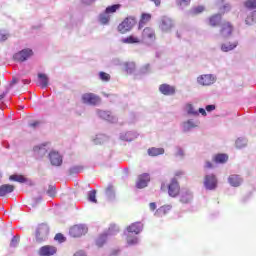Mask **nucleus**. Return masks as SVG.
<instances>
[{"label":"nucleus","mask_w":256,"mask_h":256,"mask_svg":"<svg viewBox=\"0 0 256 256\" xmlns=\"http://www.w3.org/2000/svg\"><path fill=\"white\" fill-rule=\"evenodd\" d=\"M136 25L137 17L128 16L118 25V31L122 34L129 33V31H131V29H133V27H135Z\"/></svg>","instance_id":"nucleus-1"},{"label":"nucleus","mask_w":256,"mask_h":256,"mask_svg":"<svg viewBox=\"0 0 256 256\" xmlns=\"http://www.w3.org/2000/svg\"><path fill=\"white\" fill-rule=\"evenodd\" d=\"M34 55L35 52H33V49L24 48L13 55V60L16 61V63H25V61H29Z\"/></svg>","instance_id":"nucleus-2"},{"label":"nucleus","mask_w":256,"mask_h":256,"mask_svg":"<svg viewBox=\"0 0 256 256\" xmlns=\"http://www.w3.org/2000/svg\"><path fill=\"white\" fill-rule=\"evenodd\" d=\"M233 31H235V27L231 22L225 20L220 24L219 33L221 37H231V35H233Z\"/></svg>","instance_id":"nucleus-3"},{"label":"nucleus","mask_w":256,"mask_h":256,"mask_svg":"<svg viewBox=\"0 0 256 256\" xmlns=\"http://www.w3.org/2000/svg\"><path fill=\"white\" fill-rule=\"evenodd\" d=\"M168 195L170 197H178L179 193H181V185H179V181L177 178H172L170 183L167 186Z\"/></svg>","instance_id":"nucleus-4"},{"label":"nucleus","mask_w":256,"mask_h":256,"mask_svg":"<svg viewBox=\"0 0 256 256\" xmlns=\"http://www.w3.org/2000/svg\"><path fill=\"white\" fill-rule=\"evenodd\" d=\"M82 102L85 105H99V103H101V97L94 93H85L82 95Z\"/></svg>","instance_id":"nucleus-5"},{"label":"nucleus","mask_w":256,"mask_h":256,"mask_svg":"<svg viewBox=\"0 0 256 256\" xmlns=\"http://www.w3.org/2000/svg\"><path fill=\"white\" fill-rule=\"evenodd\" d=\"M216 79L213 74H202L197 77V83L202 87H209L215 83Z\"/></svg>","instance_id":"nucleus-6"},{"label":"nucleus","mask_w":256,"mask_h":256,"mask_svg":"<svg viewBox=\"0 0 256 256\" xmlns=\"http://www.w3.org/2000/svg\"><path fill=\"white\" fill-rule=\"evenodd\" d=\"M87 233V228L83 225H74L69 229L70 237H83Z\"/></svg>","instance_id":"nucleus-7"},{"label":"nucleus","mask_w":256,"mask_h":256,"mask_svg":"<svg viewBox=\"0 0 256 256\" xmlns=\"http://www.w3.org/2000/svg\"><path fill=\"white\" fill-rule=\"evenodd\" d=\"M204 186L209 189V191H213V189H217V176L215 174H208L204 177Z\"/></svg>","instance_id":"nucleus-8"},{"label":"nucleus","mask_w":256,"mask_h":256,"mask_svg":"<svg viewBox=\"0 0 256 256\" xmlns=\"http://www.w3.org/2000/svg\"><path fill=\"white\" fill-rule=\"evenodd\" d=\"M149 181H151V176L149 175V173H143L139 175L136 182L137 189H145V187L149 185Z\"/></svg>","instance_id":"nucleus-9"},{"label":"nucleus","mask_w":256,"mask_h":256,"mask_svg":"<svg viewBox=\"0 0 256 256\" xmlns=\"http://www.w3.org/2000/svg\"><path fill=\"white\" fill-rule=\"evenodd\" d=\"M141 37L143 41H155V39H157L155 30L152 27H145L142 31Z\"/></svg>","instance_id":"nucleus-10"},{"label":"nucleus","mask_w":256,"mask_h":256,"mask_svg":"<svg viewBox=\"0 0 256 256\" xmlns=\"http://www.w3.org/2000/svg\"><path fill=\"white\" fill-rule=\"evenodd\" d=\"M223 15L221 13L213 14L207 19L209 27H221Z\"/></svg>","instance_id":"nucleus-11"},{"label":"nucleus","mask_w":256,"mask_h":256,"mask_svg":"<svg viewBox=\"0 0 256 256\" xmlns=\"http://www.w3.org/2000/svg\"><path fill=\"white\" fill-rule=\"evenodd\" d=\"M56 253H57V247L51 246V245L42 246L38 250L39 256H52V255H55Z\"/></svg>","instance_id":"nucleus-12"},{"label":"nucleus","mask_w":256,"mask_h":256,"mask_svg":"<svg viewBox=\"0 0 256 256\" xmlns=\"http://www.w3.org/2000/svg\"><path fill=\"white\" fill-rule=\"evenodd\" d=\"M49 159L51 165H54L55 167H60V165L63 164V157H61V154L58 152H50Z\"/></svg>","instance_id":"nucleus-13"},{"label":"nucleus","mask_w":256,"mask_h":256,"mask_svg":"<svg viewBox=\"0 0 256 256\" xmlns=\"http://www.w3.org/2000/svg\"><path fill=\"white\" fill-rule=\"evenodd\" d=\"M159 91L162 93V95L170 96V95H175V92L177 89L175 86H171L169 84H161L159 86Z\"/></svg>","instance_id":"nucleus-14"},{"label":"nucleus","mask_w":256,"mask_h":256,"mask_svg":"<svg viewBox=\"0 0 256 256\" xmlns=\"http://www.w3.org/2000/svg\"><path fill=\"white\" fill-rule=\"evenodd\" d=\"M47 233H49V228H47L45 225H40L36 230V241L38 243L43 242V237H45Z\"/></svg>","instance_id":"nucleus-15"},{"label":"nucleus","mask_w":256,"mask_h":256,"mask_svg":"<svg viewBox=\"0 0 256 256\" xmlns=\"http://www.w3.org/2000/svg\"><path fill=\"white\" fill-rule=\"evenodd\" d=\"M152 17L151 13H142L138 22V30L141 31L151 21Z\"/></svg>","instance_id":"nucleus-16"},{"label":"nucleus","mask_w":256,"mask_h":256,"mask_svg":"<svg viewBox=\"0 0 256 256\" xmlns=\"http://www.w3.org/2000/svg\"><path fill=\"white\" fill-rule=\"evenodd\" d=\"M162 31H171L173 29V20L169 17H163L160 21Z\"/></svg>","instance_id":"nucleus-17"},{"label":"nucleus","mask_w":256,"mask_h":256,"mask_svg":"<svg viewBox=\"0 0 256 256\" xmlns=\"http://www.w3.org/2000/svg\"><path fill=\"white\" fill-rule=\"evenodd\" d=\"M128 233H135V235H139L140 231H143V224L141 222L132 223L127 227Z\"/></svg>","instance_id":"nucleus-18"},{"label":"nucleus","mask_w":256,"mask_h":256,"mask_svg":"<svg viewBox=\"0 0 256 256\" xmlns=\"http://www.w3.org/2000/svg\"><path fill=\"white\" fill-rule=\"evenodd\" d=\"M15 191V186L11 184H4L0 186V197H5L9 195V193H13Z\"/></svg>","instance_id":"nucleus-19"},{"label":"nucleus","mask_w":256,"mask_h":256,"mask_svg":"<svg viewBox=\"0 0 256 256\" xmlns=\"http://www.w3.org/2000/svg\"><path fill=\"white\" fill-rule=\"evenodd\" d=\"M228 183H230L232 187H239L241 183H243V179H241L239 175L233 174L229 176Z\"/></svg>","instance_id":"nucleus-20"},{"label":"nucleus","mask_w":256,"mask_h":256,"mask_svg":"<svg viewBox=\"0 0 256 256\" xmlns=\"http://www.w3.org/2000/svg\"><path fill=\"white\" fill-rule=\"evenodd\" d=\"M122 43H126L128 45H133V44H139L141 43V38L139 36L135 35H130L122 40Z\"/></svg>","instance_id":"nucleus-21"},{"label":"nucleus","mask_w":256,"mask_h":256,"mask_svg":"<svg viewBox=\"0 0 256 256\" xmlns=\"http://www.w3.org/2000/svg\"><path fill=\"white\" fill-rule=\"evenodd\" d=\"M164 153H165V149H163V148L152 147V148L148 149V155L150 157H157L159 155H163Z\"/></svg>","instance_id":"nucleus-22"},{"label":"nucleus","mask_w":256,"mask_h":256,"mask_svg":"<svg viewBox=\"0 0 256 256\" xmlns=\"http://www.w3.org/2000/svg\"><path fill=\"white\" fill-rule=\"evenodd\" d=\"M213 161L214 163H220V164L227 163V161H229V156L227 154H216L213 157Z\"/></svg>","instance_id":"nucleus-23"},{"label":"nucleus","mask_w":256,"mask_h":256,"mask_svg":"<svg viewBox=\"0 0 256 256\" xmlns=\"http://www.w3.org/2000/svg\"><path fill=\"white\" fill-rule=\"evenodd\" d=\"M97 114L100 117V119H104L105 121H112L113 120V116H111V112H109V111L98 110Z\"/></svg>","instance_id":"nucleus-24"},{"label":"nucleus","mask_w":256,"mask_h":256,"mask_svg":"<svg viewBox=\"0 0 256 256\" xmlns=\"http://www.w3.org/2000/svg\"><path fill=\"white\" fill-rule=\"evenodd\" d=\"M105 195L110 201L115 198V188L113 185H108L105 189Z\"/></svg>","instance_id":"nucleus-25"},{"label":"nucleus","mask_w":256,"mask_h":256,"mask_svg":"<svg viewBox=\"0 0 256 256\" xmlns=\"http://www.w3.org/2000/svg\"><path fill=\"white\" fill-rule=\"evenodd\" d=\"M237 45H238L237 42L222 44L221 51H223L224 53H228V51H233V49H235Z\"/></svg>","instance_id":"nucleus-26"},{"label":"nucleus","mask_w":256,"mask_h":256,"mask_svg":"<svg viewBox=\"0 0 256 256\" xmlns=\"http://www.w3.org/2000/svg\"><path fill=\"white\" fill-rule=\"evenodd\" d=\"M193 196L190 194L189 191L182 192L180 196L181 203H190Z\"/></svg>","instance_id":"nucleus-27"},{"label":"nucleus","mask_w":256,"mask_h":256,"mask_svg":"<svg viewBox=\"0 0 256 256\" xmlns=\"http://www.w3.org/2000/svg\"><path fill=\"white\" fill-rule=\"evenodd\" d=\"M118 9H121V4H114L112 6H108L105 10V13L107 15H110L111 13H117Z\"/></svg>","instance_id":"nucleus-28"},{"label":"nucleus","mask_w":256,"mask_h":256,"mask_svg":"<svg viewBox=\"0 0 256 256\" xmlns=\"http://www.w3.org/2000/svg\"><path fill=\"white\" fill-rule=\"evenodd\" d=\"M110 20H111V17L107 13L100 14V16H99V21H100L101 25H108Z\"/></svg>","instance_id":"nucleus-29"},{"label":"nucleus","mask_w":256,"mask_h":256,"mask_svg":"<svg viewBox=\"0 0 256 256\" xmlns=\"http://www.w3.org/2000/svg\"><path fill=\"white\" fill-rule=\"evenodd\" d=\"M38 78L40 79V83L43 88L49 85V78L45 74H38Z\"/></svg>","instance_id":"nucleus-30"},{"label":"nucleus","mask_w":256,"mask_h":256,"mask_svg":"<svg viewBox=\"0 0 256 256\" xmlns=\"http://www.w3.org/2000/svg\"><path fill=\"white\" fill-rule=\"evenodd\" d=\"M9 179L10 181H17L18 183H25V181H27V179L24 178L23 175H17V174L11 175Z\"/></svg>","instance_id":"nucleus-31"},{"label":"nucleus","mask_w":256,"mask_h":256,"mask_svg":"<svg viewBox=\"0 0 256 256\" xmlns=\"http://www.w3.org/2000/svg\"><path fill=\"white\" fill-rule=\"evenodd\" d=\"M205 11V6H196L190 10V15H199Z\"/></svg>","instance_id":"nucleus-32"},{"label":"nucleus","mask_w":256,"mask_h":256,"mask_svg":"<svg viewBox=\"0 0 256 256\" xmlns=\"http://www.w3.org/2000/svg\"><path fill=\"white\" fill-rule=\"evenodd\" d=\"M106 243H107V235H105V234L99 236V238H97V240H96V245L99 248L103 247V245H105Z\"/></svg>","instance_id":"nucleus-33"},{"label":"nucleus","mask_w":256,"mask_h":256,"mask_svg":"<svg viewBox=\"0 0 256 256\" xmlns=\"http://www.w3.org/2000/svg\"><path fill=\"white\" fill-rule=\"evenodd\" d=\"M244 7H246V9H256V0H246L244 2Z\"/></svg>","instance_id":"nucleus-34"},{"label":"nucleus","mask_w":256,"mask_h":256,"mask_svg":"<svg viewBox=\"0 0 256 256\" xmlns=\"http://www.w3.org/2000/svg\"><path fill=\"white\" fill-rule=\"evenodd\" d=\"M99 77H100L101 81H104L105 83L111 81V75H109L106 72H100Z\"/></svg>","instance_id":"nucleus-35"},{"label":"nucleus","mask_w":256,"mask_h":256,"mask_svg":"<svg viewBox=\"0 0 256 256\" xmlns=\"http://www.w3.org/2000/svg\"><path fill=\"white\" fill-rule=\"evenodd\" d=\"M171 209H173V206L164 205V206L159 208V211H160V213H162V215H167V213H169V211H171Z\"/></svg>","instance_id":"nucleus-36"},{"label":"nucleus","mask_w":256,"mask_h":256,"mask_svg":"<svg viewBox=\"0 0 256 256\" xmlns=\"http://www.w3.org/2000/svg\"><path fill=\"white\" fill-rule=\"evenodd\" d=\"M96 195H97V191H95V190L89 192L88 199H89V201H91V203H97Z\"/></svg>","instance_id":"nucleus-37"},{"label":"nucleus","mask_w":256,"mask_h":256,"mask_svg":"<svg viewBox=\"0 0 256 256\" xmlns=\"http://www.w3.org/2000/svg\"><path fill=\"white\" fill-rule=\"evenodd\" d=\"M126 241H127L128 245H137L139 239L137 237L128 236L126 238Z\"/></svg>","instance_id":"nucleus-38"},{"label":"nucleus","mask_w":256,"mask_h":256,"mask_svg":"<svg viewBox=\"0 0 256 256\" xmlns=\"http://www.w3.org/2000/svg\"><path fill=\"white\" fill-rule=\"evenodd\" d=\"M176 3L178 7H187L191 5V0H177Z\"/></svg>","instance_id":"nucleus-39"},{"label":"nucleus","mask_w":256,"mask_h":256,"mask_svg":"<svg viewBox=\"0 0 256 256\" xmlns=\"http://www.w3.org/2000/svg\"><path fill=\"white\" fill-rule=\"evenodd\" d=\"M186 107L188 115H199V112H197L191 104H187Z\"/></svg>","instance_id":"nucleus-40"},{"label":"nucleus","mask_w":256,"mask_h":256,"mask_svg":"<svg viewBox=\"0 0 256 256\" xmlns=\"http://www.w3.org/2000/svg\"><path fill=\"white\" fill-rule=\"evenodd\" d=\"M33 150H34V153H37L38 155L39 153H41L42 155H45L47 153V150H45V148L41 146H35Z\"/></svg>","instance_id":"nucleus-41"},{"label":"nucleus","mask_w":256,"mask_h":256,"mask_svg":"<svg viewBox=\"0 0 256 256\" xmlns=\"http://www.w3.org/2000/svg\"><path fill=\"white\" fill-rule=\"evenodd\" d=\"M54 239H55V241H59V243H64L65 236H63V234H61V233H58L55 235Z\"/></svg>","instance_id":"nucleus-42"},{"label":"nucleus","mask_w":256,"mask_h":256,"mask_svg":"<svg viewBox=\"0 0 256 256\" xmlns=\"http://www.w3.org/2000/svg\"><path fill=\"white\" fill-rule=\"evenodd\" d=\"M235 145L237 149H241V147H245V142L243 141V139H237Z\"/></svg>","instance_id":"nucleus-43"},{"label":"nucleus","mask_w":256,"mask_h":256,"mask_svg":"<svg viewBox=\"0 0 256 256\" xmlns=\"http://www.w3.org/2000/svg\"><path fill=\"white\" fill-rule=\"evenodd\" d=\"M47 195H49L50 197H55V187L50 186L47 191Z\"/></svg>","instance_id":"nucleus-44"},{"label":"nucleus","mask_w":256,"mask_h":256,"mask_svg":"<svg viewBox=\"0 0 256 256\" xmlns=\"http://www.w3.org/2000/svg\"><path fill=\"white\" fill-rule=\"evenodd\" d=\"M113 231H116V233L119 232V227H117V225H111L109 227V232L113 233Z\"/></svg>","instance_id":"nucleus-45"},{"label":"nucleus","mask_w":256,"mask_h":256,"mask_svg":"<svg viewBox=\"0 0 256 256\" xmlns=\"http://www.w3.org/2000/svg\"><path fill=\"white\" fill-rule=\"evenodd\" d=\"M183 175H185V172L181 171V170H178L175 172L174 176L175 177H183Z\"/></svg>","instance_id":"nucleus-46"},{"label":"nucleus","mask_w":256,"mask_h":256,"mask_svg":"<svg viewBox=\"0 0 256 256\" xmlns=\"http://www.w3.org/2000/svg\"><path fill=\"white\" fill-rule=\"evenodd\" d=\"M245 21L246 25H251L253 23V16H248Z\"/></svg>","instance_id":"nucleus-47"},{"label":"nucleus","mask_w":256,"mask_h":256,"mask_svg":"<svg viewBox=\"0 0 256 256\" xmlns=\"http://www.w3.org/2000/svg\"><path fill=\"white\" fill-rule=\"evenodd\" d=\"M40 122L39 121H35L29 124V127H33V129H35V127H39Z\"/></svg>","instance_id":"nucleus-48"},{"label":"nucleus","mask_w":256,"mask_h":256,"mask_svg":"<svg viewBox=\"0 0 256 256\" xmlns=\"http://www.w3.org/2000/svg\"><path fill=\"white\" fill-rule=\"evenodd\" d=\"M204 169H213V163L207 161L205 166H204Z\"/></svg>","instance_id":"nucleus-49"},{"label":"nucleus","mask_w":256,"mask_h":256,"mask_svg":"<svg viewBox=\"0 0 256 256\" xmlns=\"http://www.w3.org/2000/svg\"><path fill=\"white\" fill-rule=\"evenodd\" d=\"M149 208L151 211H155L157 209V204H155L154 202H151L149 204Z\"/></svg>","instance_id":"nucleus-50"},{"label":"nucleus","mask_w":256,"mask_h":256,"mask_svg":"<svg viewBox=\"0 0 256 256\" xmlns=\"http://www.w3.org/2000/svg\"><path fill=\"white\" fill-rule=\"evenodd\" d=\"M206 111H208V112L215 111V105H207Z\"/></svg>","instance_id":"nucleus-51"},{"label":"nucleus","mask_w":256,"mask_h":256,"mask_svg":"<svg viewBox=\"0 0 256 256\" xmlns=\"http://www.w3.org/2000/svg\"><path fill=\"white\" fill-rule=\"evenodd\" d=\"M183 155H184L183 150L179 148L176 152V157H183Z\"/></svg>","instance_id":"nucleus-52"},{"label":"nucleus","mask_w":256,"mask_h":256,"mask_svg":"<svg viewBox=\"0 0 256 256\" xmlns=\"http://www.w3.org/2000/svg\"><path fill=\"white\" fill-rule=\"evenodd\" d=\"M16 83H19V79L13 78L11 83H10V86L13 87V85H16Z\"/></svg>","instance_id":"nucleus-53"},{"label":"nucleus","mask_w":256,"mask_h":256,"mask_svg":"<svg viewBox=\"0 0 256 256\" xmlns=\"http://www.w3.org/2000/svg\"><path fill=\"white\" fill-rule=\"evenodd\" d=\"M152 3L156 5V7H159L161 5V0H150Z\"/></svg>","instance_id":"nucleus-54"},{"label":"nucleus","mask_w":256,"mask_h":256,"mask_svg":"<svg viewBox=\"0 0 256 256\" xmlns=\"http://www.w3.org/2000/svg\"><path fill=\"white\" fill-rule=\"evenodd\" d=\"M199 113H201V115H203L204 117L207 115V112L205 111V109L203 108H199Z\"/></svg>","instance_id":"nucleus-55"},{"label":"nucleus","mask_w":256,"mask_h":256,"mask_svg":"<svg viewBox=\"0 0 256 256\" xmlns=\"http://www.w3.org/2000/svg\"><path fill=\"white\" fill-rule=\"evenodd\" d=\"M119 252H120L119 249H114V250H112L111 255H113V256L119 255Z\"/></svg>","instance_id":"nucleus-56"},{"label":"nucleus","mask_w":256,"mask_h":256,"mask_svg":"<svg viewBox=\"0 0 256 256\" xmlns=\"http://www.w3.org/2000/svg\"><path fill=\"white\" fill-rule=\"evenodd\" d=\"M187 125H189V127H197L196 125H194L193 124V121H191V120H189L188 122H187Z\"/></svg>","instance_id":"nucleus-57"},{"label":"nucleus","mask_w":256,"mask_h":256,"mask_svg":"<svg viewBox=\"0 0 256 256\" xmlns=\"http://www.w3.org/2000/svg\"><path fill=\"white\" fill-rule=\"evenodd\" d=\"M223 9L224 10L227 9V11H229L231 9V6H229V4H226L223 6Z\"/></svg>","instance_id":"nucleus-58"},{"label":"nucleus","mask_w":256,"mask_h":256,"mask_svg":"<svg viewBox=\"0 0 256 256\" xmlns=\"http://www.w3.org/2000/svg\"><path fill=\"white\" fill-rule=\"evenodd\" d=\"M165 187H166V186H165V183H162V184H161V191H165Z\"/></svg>","instance_id":"nucleus-59"},{"label":"nucleus","mask_w":256,"mask_h":256,"mask_svg":"<svg viewBox=\"0 0 256 256\" xmlns=\"http://www.w3.org/2000/svg\"><path fill=\"white\" fill-rule=\"evenodd\" d=\"M2 99H5V94H1V95H0V101H1Z\"/></svg>","instance_id":"nucleus-60"},{"label":"nucleus","mask_w":256,"mask_h":256,"mask_svg":"<svg viewBox=\"0 0 256 256\" xmlns=\"http://www.w3.org/2000/svg\"><path fill=\"white\" fill-rule=\"evenodd\" d=\"M25 83H27V84H29V83H31V81H29V80H23Z\"/></svg>","instance_id":"nucleus-61"},{"label":"nucleus","mask_w":256,"mask_h":256,"mask_svg":"<svg viewBox=\"0 0 256 256\" xmlns=\"http://www.w3.org/2000/svg\"><path fill=\"white\" fill-rule=\"evenodd\" d=\"M15 242V240H12V245H13V247H15V244H13Z\"/></svg>","instance_id":"nucleus-62"},{"label":"nucleus","mask_w":256,"mask_h":256,"mask_svg":"<svg viewBox=\"0 0 256 256\" xmlns=\"http://www.w3.org/2000/svg\"><path fill=\"white\" fill-rule=\"evenodd\" d=\"M89 1H95V0H89Z\"/></svg>","instance_id":"nucleus-63"}]
</instances>
